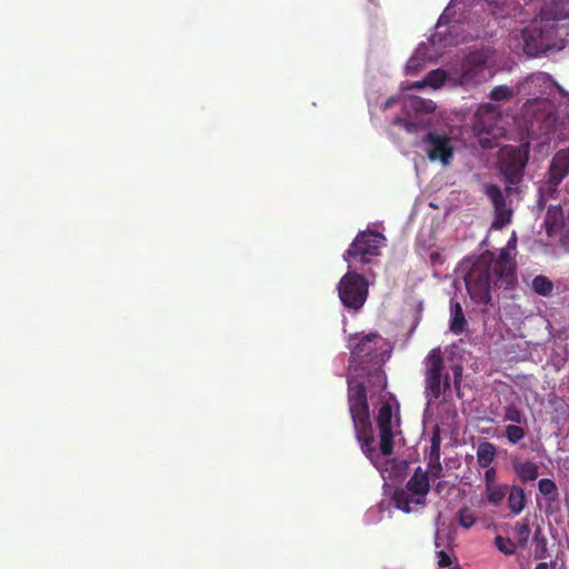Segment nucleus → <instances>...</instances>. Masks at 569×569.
Here are the masks:
<instances>
[{
	"mask_svg": "<svg viewBox=\"0 0 569 569\" xmlns=\"http://www.w3.org/2000/svg\"><path fill=\"white\" fill-rule=\"evenodd\" d=\"M382 338L377 333H369L361 337L357 343L350 347V365L358 376L348 377V406L352 420L355 436L360 445L363 455L376 462L378 453L375 447V436L370 419L369 403L365 382L359 378L368 376L373 379L378 387H386V375L380 368L382 359Z\"/></svg>",
	"mask_w": 569,
	"mask_h": 569,
	"instance_id": "f257e3e1",
	"label": "nucleus"
},
{
	"mask_svg": "<svg viewBox=\"0 0 569 569\" xmlns=\"http://www.w3.org/2000/svg\"><path fill=\"white\" fill-rule=\"evenodd\" d=\"M516 240L510 239L498 256L491 251L481 253L465 277L470 298L479 305L491 303V292L498 289H513L517 282V263L511 250Z\"/></svg>",
	"mask_w": 569,
	"mask_h": 569,
	"instance_id": "f03ea898",
	"label": "nucleus"
},
{
	"mask_svg": "<svg viewBox=\"0 0 569 569\" xmlns=\"http://www.w3.org/2000/svg\"><path fill=\"white\" fill-rule=\"evenodd\" d=\"M523 52L531 58L561 50L569 41V0H547L538 18L515 33Z\"/></svg>",
	"mask_w": 569,
	"mask_h": 569,
	"instance_id": "7ed1b4c3",
	"label": "nucleus"
},
{
	"mask_svg": "<svg viewBox=\"0 0 569 569\" xmlns=\"http://www.w3.org/2000/svg\"><path fill=\"white\" fill-rule=\"evenodd\" d=\"M529 153V142L519 146H505L500 150L497 168L506 183L507 194L518 191V186L523 181Z\"/></svg>",
	"mask_w": 569,
	"mask_h": 569,
	"instance_id": "20e7f679",
	"label": "nucleus"
},
{
	"mask_svg": "<svg viewBox=\"0 0 569 569\" xmlns=\"http://www.w3.org/2000/svg\"><path fill=\"white\" fill-rule=\"evenodd\" d=\"M445 360L439 348L432 349L426 359L425 395L428 403L442 397L443 402L452 398L450 377L443 375Z\"/></svg>",
	"mask_w": 569,
	"mask_h": 569,
	"instance_id": "39448f33",
	"label": "nucleus"
},
{
	"mask_svg": "<svg viewBox=\"0 0 569 569\" xmlns=\"http://www.w3.org/2000/svg\"><path fill=\"white\" fill-rule=\"evenodd\" d=\"M386 238L377 231H360L349 248L343 253V260L349 269H361L371 264L375 258L380 256V249L385 246Z\"/></svg>",
	"mask_w": 569,
	"mask_h": 569,
	"instance_id": "423d86ee",
	"label": "nucleus"
},
{
	"mask_svg": "<svg viewBox=\"0 0 569 569\" xmlns=\"http://www.w3.org/2000/svg\"><path fill=\"white\" fill-rule=\"evenodd\" d=\"M429 490L430 482L428 471L423 470L421 467H417L412 476L407 481L405 488L397 489L393 492L392 499L395 506L399 510L409 513L411 511V503H426V497Z\"/></svg>",
	"mask_w": 569,
	"mask_h": 569,
	"instance_id": "0eeeda50",
	"label": "nucleus"
},
{
	"mask_svg": "<svg viewBox=\"0 0 569 569\" xmlns=\"http://www.w3.org/2000/svg\"><path fill=\"white\" fill-rule=\"evenodd\" d=\"M349 269L338 282V296L342 306L349 310H360L369 295L368 280L356 271Z\"/></svg>",
	"mask_w": 569,
	"mask_h": 569,
	"instance_id": "6e6552de",
	"label": "nucleus"
},
{
	"mask_svg": "<svg viewBox=\"0 0 569 569\" xmlns=\"http://www.w3.org/2000/svg\"><path fill=\"white\" fill-rule=\"evenodd\" d=\"M485 194L488 197L493 207L495 218L492 221L493 229H502L511 222L513 210L507 203L506 191L495 183L483 187Z\"/></svg>",
	"mask_w": 569,
	"mask_h": 569,
	"instance_id": "1a4fd4ad",
	"label": "nucleus"
},
{
	"mask_svg": "<svg viewBox=\"0 0 569 569\" xmlns=\"http://www.w3.org/2000/svg\"><path fill=\"white\" fill-rule=\"evenodd\" d=\"M425 151L431 161H440L443 166L450 163L453 157V147L450 138L437 132H428L422 139Z\"/></svg>",
	"mask_w": 569,
	"mask_h": 569,
	"instance_id": "9d476101",
	"label": "nucleus"
},
{
	"mask_svg": "<svg viewBox=\"0 0 569 569\" xmlns=\"http://www.w3.org/2000/svg\"><path fill=\"white\" fill-rule=\"evenodd\" d=\"M376 423L379 431V450L382 456H390L393 451L392 407L385 402L378 410Z\"/></svg>",
	"mask_w": 569,
	"mask_h": 569,
	"instance_id": "9b49d317",
	"label": "nucleus"
},
{
	"mask_svg": "<svg viewBox=\"0 0 569 569\" xmlns=\"http://www.w3.org/2000/svg\"><path fill=\"white\" fill-rule=\"evenodd\" d=\"M555 86L556 82L550 74L546 72H536L519 82L518 92L532 96L546 94L549 93Z\"/></svg>",
	"mask_w": 569,
	"mask_h": 569,
	"instance_id": "f8f14e48",
	"label": "nucleus"
},
{
	"mask_svg": "<svg viewBox=\"0 0 569 569\" xmlns=\"http://www.w3.org/2000/svg\"><path fill=\"white\" fill-rule=\"evenodd\" d=\"M486 59L481 54L473 53L468 57L462 66L460 81L462 84H476L485 79Z\"/></svg>",
	"mask_w": 569,
	"mask_h": 569,
	"instance_id": "ddd939ff",
	"label": "nucleus"
},
{
	"mask_svg": "<svg viewBox=\"0 0 569 569\" xmlns=\"http://www.w3.org/2000/svg\"><path fill=\"white\" fill-rule=\"evenodd\" d=\"M569 174V149H561L552 157L549 171L548 182L557 188L561 181Z\"/></svg>",
	"mask_w": 569,
	"mask_h": 569,
	"instance_id": "4468645a",
	"label": "nucleus"
},
{
	"mask_svg": "<svg viewBox=\"0 0 569 569\" xmlns=\"http://www.w3.org/2000/svg\"><path fill=\"white\" fill-rule=\"evenodd\" d=\"M402 110L410 114H428L436 110V103L418 96H407L401 101Z\"/></svg>",
	"mask_w": 569,
	"mask_h": 569,
	"instance_id": "2eb2a0df",
	"label": "nucleus"
},
{
	"mask_svg": "<svg viewBox=\"0 0 569 569\" xmlns=\"http://www.w3.org/2000/svg\"><path fill=\"white\" fill-rule=\"evenodd\" d=\"M507 502L508 508L513 516L520 515L527 506V498L523 488L517 485L511 486L507 493Z\"/></svg>",
	"mask_w": 569,
	"mask_h": 569,
	"instance_id": "dca6fc26",
	"label": "nucleus"
},
{
	"mask_svg": "<svg viewBox=\"0 0 569 569\" xmlns=\"http://www.w3.org/2000/svg\"><path fill=\"white\" fill-rule=\"evenodd\" d=\"M513 470L522 482L533 481L539 475L538 466L532 461L515 462Z\"/></svg>",
	"mask_w": 569,
	"mask_h": 569,
	"instance_id": "f3484780",
	"label": "nucleus"
},
{
	"mask_svg": "<svg viewBox=\"0 0 569 569\" xmlns=\"http://www.w3.org/2000/svg\"><path fill=\"white\" fill-rule=\"evenodd\" d=\"M497 448L489 441H482L477 448V461L479 467L488 468L495 460Z\"/></svg>",
	"mask_w": 569,
	"mask_h": 569,
	"instance_id": "a211bd4d",
	"label": "nucleus"
},
{
	"mask_svg": "<svg viewBox=\"0 0 569 569\" xmlns=\"http://www.w3.org/2000/svg\"><path fill=\"white\" fill-rule=\"evenodd\" d=\"M509 486L505 483H497L485 488L486 499L489 505L499 507L507 497Z\"/></svg>",
	"mask_w": 569,
	"mask_h": 569,
	"instance_id": "6ab92c4d",
	"label": "nucleus"
},
{
	"mask_svg": "<svg viewBox=\"0 0 569 569\" xmlns=\"http://www.w3.org/2000/svg\"><path fill=\"white\" fill-rule=\"evenodd\" d=\"M431 58H432V54H428V52H427V46L423 43L420 44L417 48L415 54L407 62V66H406L407 73L411 74V76L418 73L421 68V62L426 61V60H431Z\"/></svg>",
	"mask_w": 569,
	"mask_h": 569,
	"instance_id": "aec40b11",
	"label": "nucleus"
},
{
	"mask_svg": "<svg viewBox=\"0 0 569 569\" xmlns=\"http://www.w3.org/2000/svg\"><path fill=\"white\" fill-rule=\"evenodd\" d=\"M467 320L459 302L451 303L450 330L455 335H461L466 330Z\"/></svg>",
	"mask_w": 569,
	"mask_h": 569,
	"instance_id": "412c9836",
	"label": "nucleus"
},
{
	"mask_svg": "<svg viewBox=\"0 0 569 569\" xmlns=\"http://www.w3.org/2000/svg\"><path fill=\"white\" fill-rule=\"evenodd\" d=\"M531 289L536 295L549 298L553 293L555 284L547 276L538 274L531 281Z\"/></svg>",
	"mask_w": 569,
	"mask_h": 569,
	"instance_id": "4be33fe9",
	"label": "nucleus"
},
{
	"mask_svg": "<svg viewBox=\"0 0 569 569\" xmlns=\"http://www.w3.org/2000/svg\"><path fill=\"white\" fill-rule=\"evenodd\" d=\"M538 489L541 495L547 497L550 501H555L558 498V488L553 480L549 478H542L538 482Z\"/></svg>",
	"mask_w": 569,
	"mask_h": 569,
	"instance_id": "5701e85b",
	"label": "nucleus"
},
{
	"mask_svg": "<svg viewBox=\"0 0 569 569\" xmlns=\"http://www.w3.org/2000/svg\"><path fill=\"white\" fill-rule=\"evenodd\" d=\"M493 543L496 548L506 556H512L517 552V543L510 538H505L502 536H496Z\"/></svg>",
	"mask_w": 569,
	"mask_h": 569,
	"instance_id": "b1692460",
	"label": "nucleus"
},
{
	"mask_svg": "<svg viewBox=\"0 0 569 569\" xmlns=\"http://www.w3.org/2000/svg\"><path fill=\"white\" fill-rule=\"evenodd\" d=\"M562 209L560 206H550L547 210L545 223L547 229H553L562 222Z\"/></svg>",
	"mask_w": 569,
	"mask_h": 569,
	"instance_id": "393cba45",
	"label": "nucleus"
},
{
	"mask_svg": "<svg viewBox=\"0 0 569 569\" xmlns=\"http://www.w3.org/2000/svg\"><path fill=\"white\" fill-rule=\"evenodd\" d=\"M515 536L517 539V545L520 548H525L530 536L529 525L527 522H517L515 526Z\"/></svg>",
	"mask_w": 569,
	"mask_h": 569,
	"instance_id": "a878e982",
	"label": "nucleus"
},
{
	"mask_svg": "<svg viewBox=\"0 0 569 569\" xmlns=\"http://www.w3.org/2000/svg\"><path fill=\"white\" fill-rule=\"evenodd\" d=\"M505 435L510 443L516 445L525 438L526 431L520 426L508 425Z\"/></svg>",
	"mask_w": 569,
	"mask_h": 569,
	"instance_id": "bb28decb",
	"label": "nucleus"
},
{
	"mask_svg": "<svg viewBox=\"0 0 569 569\" xmlns=\"http://www.w3.org/2000/svg\"><path fill=\"white\" fill-rule=\"evenodd\" d=\"M511 97H512V90L508 86H503V84L495 87L489 93V98L492 101H497V102L507 101Z\"/></svg>",
	"mask_w": 569,
	"mask_h": 569,
	"instance_id": "cd10ccee",
	"label": "nucleus"
},
{
	"mask_svg": "<svg viewBox=\"0 0 569 569\" xmlns=\"http://www.w3.org/2000/svg\"><path fill=\"white\" fill-rule=\"evenodd\" d=\"M446 78H447L446 72L441 69H437V70L430 71L426 76L425 80H426L427 86H430L432 88H439L440 86L443 84Z\"/></svg>",
	"mask_w": 569,
	"mask_h": 569,
	"instance_id": "c85d7f7f",
	"label": "nucleus"
},
{
	"mask_svg": "<svg viewBox=\"0 0 569 569\" xmlns=\"http://www.w3.org/2000/svg\"><path fill=\"white\" fill-rule=\"evenodd\" d=\"M503 420L519 425L525 422L523 413L515 405H508L505 407Z\"/></svg>",
	"mask_w": 569,
	"mask_h": 569,
	"instance_id": "c756f323",
	"label": "nucleus"
},
{
	"mask_svg": "<svg viewBox=\"0 0 569 569\" xmlns=\"http://www.w3.org/2000/svg\"><path fill=\"white\" fill-rule=\"evenodd\" d=\"M458 520L462 528L469 529L476 523L477 517L469 508H462L459 510Z\"/></svg>",
	"mask_w": 569,
	"mask_h": 569,
	"instance_id": "7c9ffc66",
	"label": "nucleus"
},
{
	"mask_svg": "<svg viewBox=\"0 0 569 569\" xmlns=\"http://www.w3.org/2000/svg\"><path fill=\"white\" fill-rule=\"evenodd\" d=\"M440 445H441L440 435H439V432H435L431 437L429 461L440 460Z\"/></svg>",
	"mask_w": 569,
	"mask_h": 569,
	"instance_id": "2f4dec72",
	"label": "nucleus"
},
{
	"mask_svg": "<svg viewBox=\"0 0 569 569\" xmlns=\"http://www.w3.org/2000/svg\"><path fill=\"white\" fill-rule=\"evenodd\" d=\"M448 23V19L445 14H441L439 20H438V23H437V32L433 33L429 41L431 42V44H436V43H441V42H445L446 39L442 38V32L440 31V29L443 27V26H447Z\"/></svg>",
	"mask_w": 569,
	"mask_h": 569,
	"instance_id": "473e14b6",
	"label": "nucleus"
},
{
	"mask_svg": "<svg viewBox=\"0 0 569 569\" xmlns=\"http://www.w3.org/2000/svg\"><path fill=\"white\" fill-rule=\"evenodd\" d=\"M428 473L430 472L432 478H441L442 475V466L440 460L437 461H429L428 462Z\"/></svg>",
	"mask_w": 569,
	"mask_h": 569,
	"instance_id": "72a5a7b5",
	"label": "nucleus"
},
{
	"mask_svg": "<svg viewBox=\"0 0 569 569\" xmlns=\"http://www.w3.org/2000/svg\"><path fill=\"white\" fill-rule=\"evenodd\" d=\"M486 469L487 470L485 472V488L492 485H497V470L490 466Z\"/></svg>",
	"mask_w": 569,
	"mask_h": 569,
	"instance_id": "f704fd0d",
	"label": "nucleus"
},
{
	"mask_svg": "<svg viewBox=\"0 0 569 569\" xmlns=\"http://www.w3.org/2000/svg\"><path fill=\"white\" fill-rule=\"evenodd\" d=\"M452 373H453V383L457 392H460V382L462 378V367L459 365H456L452 367Z\"/></svg>",
	"mask_w": 569,
	"mask_h": 569,
	"instance_id": "c9c22d12",
	"label": "nucleus"
},
{
	"mask_svg": "<svg viewBox=\"0 0 569 569\" xmlns=\"http://www.w3.org/2000/svg\"><path fill=\"white\" fill-rule=\"evenodd\" d=\"M437 557H438V566L440 568H446V567L451 566V563H452L451 558L445 550L437 551Z\"/></svg>",
	"mask_w": 569,
	"mask_h": 569,
	"instance_id": "e433bc0d",
	"label": "nucleus"
},
{
	"mask_svg": "<svg viewBox=\"0 0 569 569\" xmlns=\"http://www.w3.org/2000/svg\"><path fill=\"white\" fill-rule=\"evenodd\" d=\"M393 122L398 126L406 128L407 130H410V127L412 126V123L410 121L399 118V117L396 118Z\"/></svg>",
	"mask_w": 569,
	"mask_h": 569,
	"instance_id": "4c0bfd02",
	"label": "nucleus"
},
{
	"mask_svg": "<svg viewBox=\"0 0 569 569\" xmlns=\"http://www.w3.org/2000/svg\"><path fill=\"white\" fill-rule=\"evenodd\" d=\"M448 488V482L445 481V480H440L436 486H435V491L437 493H441L445 489Z\"/></svg>",
	"mask_w": 569,
	"mask_h": 569,
	"instance_id": "58836bf2",
	"label": "nucleus"
},
{
	"mask_svg": "<svg viewBox=\"0 0 569 569\" xmlns=\"http://www.w3.org/2000/svg\"><path fill=\"white\" fill-rule=\"evenodd\" d=\"M427 86L426 83V80L423 79L422 81H417V82H413L412 84H410L409 89H421V88H425Z\"/></svg>",
	"mask_w": 569,
	"mask_h": 569,
	"instance_id": "ea45409f",
	"label": "nucleus"
},
{
	"mask_svg": "<svg viewBox=\"0 0 569 569\" xmlns=\"http://www.w3.org/2000/svg\"><path fill=\"white\" fill-rule=\"evenodd\" d=\"M397 102L396 98H389L385 103V109L392 107Z\"/></svg>",
	"mask_w": 569,
	"mask_h": 569,
	"instance_id": "a19ab883",
	"label": "nucleus"
},
{
	"mask_svg": "<svg viewBox=\"0 0 569 569\" xmlns=\"http://www.w3.org/2000/svg\"><path fill=\"white\" fill-rule=\"evenodd\" d=\"M535 569H550L547 562H539Z\"/></svg>",
	"mask_w": 569,
	"mask_h": 569,
	"instance_id": "79ce46f5",
	"label": "nucleus"
},
{
	"mask_svg": "<svg viewBox=\"0 0 569 569\" xmlns=\"http://www.w3.org/2000/svg\"><path fill=\"white\" fill-rule=\"evenodd\" d=\"M481 144H482V147H485V148H491V146H490V144H488V143H486L485 141H481Z\"/></svg>",
	"mask_w": 569,
	"mask_h": 569,
	"instance_id": "37998d69",
	"label": "nucleus"
},
{
	"mask_svg": "<svg viewBox=\"0 0 569 569\" xmlns=\"http://www.w3.org/2000/svg\"><path fill=\"white\" fill-rule=\"evenodd\" d=\"M540 533V529H538L536 532H535V539L538 538V535Z\"/></svg>",
	"mask_w": 569,
	"mask_h": 569,
	"instance_id": "c03bdc74",
	"label": "nucleus"
},
{
	"mask_svg": "<svg viewBox=\"0 0 569 569\" xmlns=\"http://www.w3.org/2000/svg\"><path fill=\"white\" fill-rule=\"evenodd\" d=\"M450 569H461L460 566L451 567Z\"/></svg>",
	"mask_w": 569,
	"mask_h": 569,
	"instance_id": "a18cd8bd",
	"label": "nucleus"
}]
</instances>
